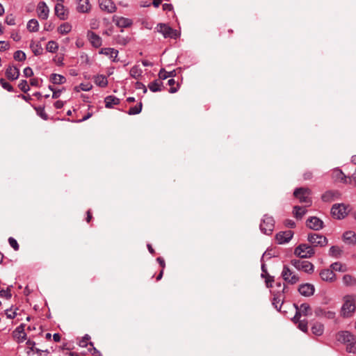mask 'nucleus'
<instances>
[{"instance_id":"obj_1","label":"nucleus","mask_w":356,"mask_h":356,"mask_svg":"<svg viewBox=\"0 0 356 356\" xmlns=\"http://www.w3.org/2000/svg\"><path fill=\"white\" fill-rule=\"evenodd\" d=\"M343 303L340 310V314L343 318H351L356 311V295H346L343 298Z\"/></svg>"},{"instance_id":"obj_2","label":"nucleus","mask_w":356,"mask_h":356,"mask_svg":"<svg viewBox=\"0 0 356 356\" xmlns=\"http://www.w3.org/2000/svg\"><path fill=\"white\" fill-rule=\"evenodd\" d=\"M312 191L308 188H298L293 192V195L298 199L300 203H305V207H309L312 204L311 199Z\"/></svg>"},{"instance_id":"obj_3","label":"nucleus","mask_w":356,"mask_h":356,"mask_svg":"<svg viewBox=\"0 0 356 356\" xmlns=\"http://www.w3.org/2000/svg\"><path fill=\"white\" fill-rule=\"evenodd\" d=\"M314 249L307 244H300L294 250V254L300 258H310L314 254Z\"/></svg>"},{"instance_id":"obj_4","label":"nucleus","mask_w":356,"mask_h":356,"mask_svg":"<svg viewBox=\"0 0 356 356\" xmlns=\"http://www.w3.org/2000/svg\"><path fill=\"white\" fill-rule=\"evenodd\" d=\"M296 308V314L292 318L294 323H296L302 316H307L312 315V308L307 303H302L300 306L296 304L293 305Z\"/></svg>"},{"instance_id":"obj_5","label":"nucleus","mask_w":356,"mask_h":356,"mask_svg":"<svg viewBox=\"0 0 356 356\" xmlns=\"http://www.w3.org/2000/svg\"><path fill=\"white\" fill-rule=\"evenodd\" d=\"M156 29L157 32L163 35L165 38H177L179 33L177 30L172 29L168 25L163 23L159 24Z\"/></svg>"},{"instance_id":"obj_6","label":"nucleus","mask_w":356,"mask_h":356,"mask_svg":"<svg viewBox=\"0 0 356 356\" xmlns=\"http://www.w3.org/2000/svg\"><path fill=\"white\" fill-rule=\"evenodd\" d=\"M275 226V220L272 216L264 215L260 224V229L265 234H271Z\"/></svg>"},{"instance_id":"obj_7","label":"nucleus","mask_w":356,"mask_h":356,"mask_svg":"<svg viewBox=\"0 0 356 356\" xmlns=\"http://www.w3.org/2000/svg\"><path fill=\"white\" fill-rule=\"evenodd\" d=\"M308 241L312 245V247H324L327 245V238L319 234L312 233L308 234Z\"/></svg>"},{"instance_id":"obj_8","label":"nucleus","mask_w":356,"mask_h":356,"mask_svg":"<svg viewBox=\"0 0 356 356\" xmlns=\"http://www.w3.org/2000/svg\"><path fill=\"white\" fill-rule=\"evenodd\" d=\"M291 265H293L297 270H303L307 273H312L314 272V265L308 261H302L300 259H292L291 261Z\"/></svg>"},{"instance_id":"obj_9","label":"nucleus","mask_w":356,"mask_h":356,"mask_svg":"<svg viewBox=\"0 0 356 356\" xmlns=\"http://www.w3.org/2000/svg\"><path fill=\"white\" fill-rule=\"evenodd\" d=\"M332 216L337 219H343L347 215L346 207L343 204H335L331 209Z\"/></svg>"},{"instance_id":"obj_10","label":"nucleus","mask_w":356,"mask_h":356,"mask_svg":"<svg viewBox=\"0 0 356 356\" xmlns=\"http://www.w3.org/2000/svg\"><path fill=\"white\" fill-rule=\"evenodd\" d=\"M282 277L291 284H294L299 281L298 276L295 275L287 266H284Z\"/></svg>"},{"instance_id":"obj_11","label":"nucleus","mask_w":356,"mask_h":356,"mask_svg":"<svg viewBox=\"0 0 356 356\" xmlns=\"http://www.w3.org/2000/svg\"><path fill=\"white\" fill-rule=\"evenodd\" d=\"M25 325L22 323L17 327L13 332V336L17 343H22L26 339V333L24 331Z\"/></svg>"},{"instance_id":"obj_12","label":"nucleus","mask_w":356,"mask_h":356,"mask_svg":"<svg viewBox=\"0 0 356 356\" xmlns=\"http://www.w3.org/2000/svg\"><path fill=\"white\" fill-rule=\"evenodd\" d=\"M293 232L291 230L280 232L275 235V240L278 244L288 243L293 237Z\"/></svg>"},{"instance_id":"obj_13","label":"nucleus","mask_w":356,"mask_h":356,"mask_svg":"<svg viewBox=\"0 0 356 356\" xmlns=\"http://www.w3.org/2000/svg\"><path fill=\"white\" fill-rule=\"evenodd\" d=\"M306 225L309 229L318 231L323 227V222L320 218L313 216L307 220Z\"/></svg>"},{"instance_id":"obj_14","label":"nucleus","mask_w":356,"mask_h":356,"mask_svg":"<svg viewBox=\"0 0 356 356\" xmlns=\"http://www.w3.org/2000/svg\"><path fill=\"white\" fill-rule=\"evenodd\" d=\"M98 2L101 10L108 13H114L116 10V6L111 0H98Z\"/></svg>"},{"instance_id":"obj_15","label":"nucleus","mask_w":356,"mask_h":356,"mask_svg":"<svg viewBox=\"0 0 356 356\" xmlns=\"http://www.w3.org/2000/svg\"><path fill=\"white\" fill-rule=\"evenodd\" d=\"M37 13L39 18L47 19L49 17V9L44 1H40L37 6Z\"/></svg>"},{"instance_id":"obj_16","label":"nucleus","mask_w":356,"mask_h":356,"mask_svg":"<svg viewBox=\"0 0 356 356\" xmlns=\"http://www.w3.org/2000/svg\"><path fill=\"white\" fill-rule=\"evenodd\" d=\"M298 291L302 296L309 297L314 294L315 288L313 284L306 283L299 286Z\"/></svg>"},{"instance_id":"obj_17","label":"nucleus","mask_w":356,"mask_h":356,"mask_svg":"<svg viewBox=\"0 0 356 356\" xmlns=\"http://www.w3.org/2000/svg\"><path fill=\"white\" fill-rule=\"evenodd\" d=\"M5 74L8 79L15 81L19 76V70L15 65H9L6 68Z\"/></svg>"},{"instance_id":"obj_18","label":"nucleus","mask_w":356,"mask_h":356,"mask_svg":"<svg viewBox=\"0 0 356 356\" xmlns=\"http://www.w3.org/2000/svg\"><path fill=\"white\" fill-rule=\"evenodd\" d=\"M337 339L339 341L348 344L355 340V337L348 331H341L337 334Z\"/></svg>"},{"instance_id":"obj_19","label":"nucleus","mask_w":356,"mask_h":356,"mask_svg":"<svg viewBox=\"0 0 356 356\" xmlns=\"http://www.w3.org/2000/svg\"><path fill=\"white\" fill-rule=\"evenodd\" d=\"M340 193L337 191H327L322 195L323 202H330L339 199Z\"/></svg>"},{"instance_id":"obj_20","label":"nucleus","mask_w":356,"mask_h":356,"mask_svg":"<svg viewBox=\"0 0 356 356\" xmlns=\"http://www.w3.org/2000/svg\"><path fill=\"white\" fill-rule=\"evenodd\" d=\"M315 315L318 317H325L328 319H333L335 317V312L333 311H325L321 307H317L314 310Z\"/></svg>"},{"instance_id":"obj_21","label":"nucleus","mask_w":356,"mask_h":356,"mask_svg":"<svg viewBox=\"0 0 356 356\" xmlns=\"http://www.w3.org/2000/svg\"><path fill=\"white\" fill-rule=\"evenodd\" d=\"M321 278L325 282H334L336 279V275L331 269H323L320 273Z\"/></svg>"},{"instance_id":"obj_22","label":"nucleus","mask_w":356,"mask_h":356,"mask_svg":"<svg viewBox=\"0 0 356 356\" xmlns=\"http://www.w3.org/2000/svg\"><path fill=\"white\" fill-rule=\"evenodd\" d=\"M55 14L61 20H65L67 17V11L65 6L60 3L55 6Z\"/></svg>"},{"instance_id":"obj_23","label":"nucleus","mask_w":356,"mask_h":356,"mask_svg":"<svg viewBox=\"0 0 356 356\" xmlns=\"http://www.w3.org/2000/svg\"><path fill=\"white\" fill-rule=\"evenodd\" d=\"M87 36L92 45L96 48L102 45V38L92 31H88Z\"/></svg>"},{"instance_id":"obj_24","label":"nucleus","mask_w":356,"mask_h":356,"mask_svg":"<svg viewBox=\"0 0 356 356\" xmlns=\"http://www.w3.org/2000/svg\"><path fill=\"white\" fill-rule=\"evenodd\" d=\"M343 284L348 287H353L356 286V278L351 275L346 274L343 276Z\"/></svg>"},{"instance_id":"obj_25","label":"nucleus","mask_w":356,"mask_h":356,"mask_svg":"<svg viewBox=\"0 0 356 356\" xmlns=\"http://www.w3.org/2000/svg\"><path fill=\"white\" fill-rule=\"evenodd\" d=\"M90 6L88 0H79L77 10L79 13H87L90 10Z\"/></svg>"},{"instance_id":"obj_26","label":"nucleus","mask_w":356,"mask_h":356,"mask_svg":"<svg viewBox=\"0 0 356 356\" xmlns=\"http://www.w3.org/2000/svg\"><path fill=\"white\" fill-rule=\"evenodd\" d=\"M104 102L105 106L106 108H113L114 105H118L120 104V99L115 96L109 95L105 98Z\"/></svg>"},{"instance_id":"obj_27","label":"nucleus","mask_w":356,"mask_h":356,"mask_svg":"<svg viewBox=\"0 0 356 356\" xmlns=\"http://www.w3.org/2000/svg\"><path fill=\"white\" fill-rule=\"evenodd\" d=\"M307 207L295 206L293 207V213L297 219H302V218L307 213Z\"/></svg>"},{"instance_id":"obj_28","label":"nucleus","mask_w":356,"mask_h":356,"mask_svg":"<svg viewBox=\"0 0 356 356\" xmlns=\"http://www.w3.org/2000/svg\"><path fill=\"white\" fill-rule=\"evenodd\" d=\"M332 177L336 181H340L343 183L346 181V176L340 169L338 168H336L332 171Z\"/></svg>"},{"instance_id":"obj_29","label":"nucleus","mask_w":356,"mask_h":356,"mask_svg":"<svg viewBox=\"0 0 356 356\" xmlns=\"http://www.w3.org/2000/svg\"><path fill=\"white\" fill-rule=\"evenodd\" d=\"M343 241L350 244L356 243V234L351 231L346 232L343 235Z\"/></svg>"},{"instance_id":"obj_30","label":"nucleus","mask_w":356,"mask_h":356,"mask_svg":"<svg viewBox=\"0 0 356 356\" xmlns=\"http://www.w3.org/2000/svg\"><path fill=\"white\" fill-rule=\"evenodd\" d=\"M115 24L119 27L126 28L132 24V21L129 18L120 17L117 18Z\"/></svg>"},{"instance_id":"obj_31","label":"nucleus","mask_w":356,"mask_h":356,"mask_svg":"<svg viewBox=\"0 0 356 356\" xmlns=\"http://www.w3.org/2000/svg\"><path fill=\"white\" fill-rule=\"evenodd\" d=\"M101 54H104L111 58H113V61H115V58L118 56V51L113 48H104L100 51Z\"/></svg>"},{"instance_id":"obj_32","label":"nucleus","mask_w":356,"mask_h":356,"mask_svg":"<svg viewBox=\"0 0 356 356\" xmlns=\"http://www.w3.org/2000/svg\"><path fill=\"white\" fill-rule=\"evenodd\" d=\"M162 86L163 83L160 80H155L154 81L149 83L148 85L149 89L153 92L161 91Z\"/></svg>"},{"instance_id":"obj_33","label":"nucleus","mask_w":356,"mask_h":356,"mask_svg":"<svg viewBox=\"0 0 356 356\" xmlns=\"http://www.w3.org/2000/svg\"><path fill=\"white\" fill-rule=\"evenodd\" d=\"M30 48L35 56L41 55L43 52V49L40 42L31 41L30 44Z\"/></svg>"},{"instance_id":"obj_34","label":"nucleus","mask_w":356,"mask_h":356,"mask_svg":"<svg viewBox=\"0 0 356 356\" xmlns=\"http://www.w3.org/2000/svg\"><path fill=\"white\" fill-rule=\"evenodd\" d=\"M324 331V325L321 323H315L312 327V332L316 336H321Z\"/></svg>"},{"instance_id":"obj_35","label":"nucleus","mask_w":356,"mask_h":356,"mask_svg":"<svg viewBox=\"0 0 356 356\" xmlns=\"http://www.w3.org/2000/svg\"><path fill=\"white\" fill-rule=\"evenodd\" d=\"M143 71L138 65L133 66L129 72V74L131 77L136 79H140L142 76Z\"/></svg>"},{"instance_id":"obj_36","label":"nucleus","mask_w":356,"mask_h":356,"mask_svg":"<svg viewBox=\"0 0 356 356\" xmlns=\"http://www.w3.org/2000/svg\"><path fill=\"white\" fill-rule=\"evenodd\" d=\"M50 80L54 84H62L66 81L64 76L58 74H52Z\"/></svg>"},{"instance_id":"obj_37","label":"nucleus","mask_w":356,"mask_h":356,"mask_svg":"<svg viewBox=\"0 0 356 356\" xmlns=\"http://www.w3.org/2000/svg\"><path fill=\"white\" fill-rule=\"evenodd\" d=\"M95 83L98 86L104 88L108 85V80L104 75H97L95 76Z\"/></svg>"},{"instance_id":"obj_38","label":"nucleus","mask_w":356,"mask_h":356,"mask_svg":"<svg viewBox=\"0 0 356 356\" xmlns=\"http://www.w3.org/2000/svg\"><path fill=\"white\" fill-rule=\"evenodd\" d=\"M27 29L30 32H37L39 29V24L35 19H30L27 23Z\"/></svg>"},{"instance_id":"obj_39","label":"nucleus","mask_w":356,"mask_h":356,"mask_svg":"<svg viewBox=\"0 0 356 356\" xmlns=\"http://www.w3.org/2000/svg\"><path fill=\"white\" fill-rule=\"evenodd\" d=\"M176 75L175 70H172L170 72H167L164 69H161L159 73V76L160 79L165 80L168 77H173Z\"/></svg>"},{"instance_id":"obj_40","label":"nucleus","mask_w":356,"mask_h":356,"mask_svg":"<svg viewBox=\"0 0 356 356\" xmlns=\"http://www.w3.org/2000/svg\"><path fill=\"white\" fill-rule=\"evenodd\" d=\"M342 253V250L340 247L337 245H333L330 248L329 254L331 257L339 258L341 257Z\"/></svg>"},{"instance_id":"obj_41","label":"nucleus","mask_w":356,"mask_h":356,"mask_svg":"<svg viewBox=\"0 0 356 356\" xmlns=\"http://www.w3.org/2000/svg\"><path fill=\"white\" fill-rule=\"evenodd\" d=\"M71 30L72 26L70 24L67 22L60 24L58 28V31L62 35H65L70 33Z\"/></svg>"},{"instance_id":"obj_42","label":"nucleus","mask_w":356,"mask_h":356,"mask_svg":"<svg viewBox=\"0 0 356 356\" xmlns=\"http://www.w3.org/2000/svg\"><path fill=\"white\" fill-rule=\"evenodd\" d=\"M46 49L49 52L55 53L58 49V44L55 41H49L47 44Z\"/></svg>"},{"instance_id":"obj_43","label":"nucleus","mask_w":356,"mask_h":356,"mask_svg":"<svg viewBox=\"0 0 356 356\" xmlns=\"http://www.w3.org/2000/svg\"><path fill=\"white\" fill-rule=\"evenodd\" d=\"M282 295H275L273 297L272 304L278 310L280 311L282 305V299L281 298Z\"/></svg>"},{"instance_id":"obj_44","label":"nucleus","mask_w":356,"mask_h":356,"mask_svg":"<svg viewBox=\"0 0 356 356\" xmlns=\"http://www.w3.org/2000/svg\"><path fill=\"white\" fill-rule=\"evenodd\" d=\"M143 104L140 102L138 104L135 106L131 107L128 111L127 113L130 115H137L139 114L142 111Z\"/></svg>"},{"instance_id":"obj_45","label":"nucleus","mask_w":356,"mask_h":356,"mask_svg":"<svg viewBox=\"0 0 356 356\" xmlns=\"http://www.w3.org/2000/svg\"><path fill=\"white\" fill-rule=\"evenodd\" d=\"M168 84L170 86L169 92L175 93L179 89V84L176 83V81L173 79H170L168 81Z\"/></svg>"},{"instance_id":"obj_46","label":"nucleus","mask_w":356,"mask_h":356,"mask_svg":"<svg viewBox=\"0 0 356 356\" xmlns=\"http://www.w3.org/2000/svg\"><path fill=\"white\" fill-rule=\"evenodd\" d=\"M0 85L2 86L3 89L6 90L7 91L11 92H14L13 87L3 78L0 79Z\"/></svg>"},{"instance_id":"obj_47","label":"nucleus","mask_w":356,"mask_h":356,"mask_svg":"<svg viewBox=\"0 0 356 356\" xmlns=\"http://www.w3.org/2000/svg\"><path fill=\"white\" fill-rule=\"evenodd\" d=\"M13 58L16 60L23 61L26 60V54L21 50H18L14 53Z\"/></svg>"},{"instance_id":"obj_48","label":"nucleus","mask_w":356,"mask_h":356,"mask_svg":"<svg viewBox=\"0 0 356 356\" xmlns=\"http://www.w3.org/2000/svg\"><path fill=\"white\" fill-rule=\"evenodd\" d=\"M298 327V328L302 330L304 332H307L308 331V326H307V321L305 320H298L297 321Z\"/></svg>"},{"instance_id":"obj_49","label":"nucleus","mask_w":356,"mask_h":356,"mask_svg":"<svg viewBox=\"0 0 356 356\" xmlns=\"http://www.w3.org/2000/svg\"><path fill=\"white\" fill-rule=\"evenodd\" d=\"M26 345L28 346V347L30 348V350L31 351L35 352L38 354H40L41 352H43V350H42L39 348H35V343L33 341L29 339L26 341Z\"/></svg>"},{"instance_id":"obj_50","label":"nucleus","mask_w":356,"mask_h":356,"mask_svg":"<svg viewBox=\"0 0 356 356\" xmlns=\"http://www.w3.org/2000/svg\"><path fill=\"white\" fill-rule=\"evenodd\" d=\"M18 87L24 92H27L30 90V88L26 80H21L18 85Z\"/></svg>"},{"instance_id":"obj_51","label":"nucleus","mask_w":356,"mask_h":356,"mask_svg":"<svg viewBox=\"0 0 356 356\" xmlns=\"http://www.w3.org/2000/svg\"><path fill=\"white\" fill-rule=\"evenodd\" d=\"M346 350L349 353H356V341L353 340L349 343L347 344Z\"/></svg>"},{"instance_id":"obj_52","label":"nucleus","mask_w":356,"mask_h":356,"mask_svg":"<svg viewBox=\"0 0 356 356\" xmlns=\"http://www.w3.org/2000/svg\"><path fill=\"white\" fill-rule=\"evenodd\" d=\"M12 295L10 293V287H8L7 289H1L0 290V297L5 298L6 299H10Z\"/></svg>"},{"instance_id":"obj_53","label":"nucleus","mask_w":356,"mask_h":356,"mask_svg":"<svg viewBox=\"0 0 356 356\" xmlns=\"http://www.w3.org/2000/svg\"><path fill=\"white\" fill-rule=\"evenodd\" d=\"M261 277L266 279L265 282L267 287H270L271 283L274 281L273 277H271L268 273L267 274L261 273Z\"/></svg>"},{"instance_id":"obj_54","label":"nucleus","mask_w":356,"mask_h":356,"mask_svg":"<svg viewBox=\"0 0 356 356\" xmlns=\"http://www.w3.org/2000/svg\"><path fill=\"white\" fill-rule=\"evenodd\" d=\"M8 243L15 250L17 251L19 249V245L17 241L13 237L8 238Z\"/></svg>"},{"instance_id":"obj_55","label":"nucleus","mask_w":356,"mask_h":356,"mask_svg":"<svg viewBox=\"0 0 356 356\" xmlns=\"http://www.w3.org/2000/svg\"><path fill=\"white\" fill-rule=\"evenodd\" d=\"M90 339V337L88 334H85L84 337L80 340L79 345L81 347H86L89 343H88V341Z\"/></svg>"},{"instance_id":"obj_56","label":"nucleus","mask_w":356,"mask_h":356,"mask_svg":"<svg viewBox=\"0 0 356 356\" xmlns=\"http://www.w3.org/2000/svg\"><path fill=\"white\" fill-rule=\"evenodd\" d=\"M5 22L8 25H10V26L15 25V18L13 16V15L10 14V15H7L5 19Z\"/></svg>"},{"instance_id":"obj_57","label":"nucleus","mask_w":356,"mask_h":356,"mask_svg":"<svg viewBox=\"0 0 356 356\" xmlns=\"http://www.w3.org/2000/svg\"><path fill=\"white\" fill-rule=\"evenodd\" d=\"M38 114L44 120H47L48 119V115L44 111V108H36Z\"/></svg>"},{"instance_id":"obj_58","label":"nucleus","mask_w":356,"mask_h":356,"mask_svg":"<svg viewBox=\"0 0 356 356\" xmlns=\"http://www.w3.org/2000/svg\"><path fill=\"white\" fill-rule=\"evenodd\" d=\"M89 345L92 347L91 349L89 350L90 353L92 355H94V356H101L102 355L101 353L93 346L94 344L92 342H89Z\"/></svg>"},{"instance_id":"obj_59","label":"nucleus","mask_w":356,"mask_h":356,"mask_svg":"<svg viewBox=\"0 0 356 356\" xmlns=\"http://www.w3.org/2000/svg\"><path fill=\"white\" fill-rule=\"evenodd\" d=\"M23 73H24V76H26V77H31L33 75V72L32 69L29 67L24 68Z\"/></svg>"},{"instance_id":"obj_60","label":"nucleus","mask_w":356,"mask_h":356,"mask_svg":"<svg viewBox=\"0 0 356 356\" xmlns=\"http://www.w3.org/2000/svg\"><path fill=\"white\" fill-rule=\"evenodd\" d=\"M331 268H332L331 270H332L342 271V269H341L342 265L339 262H335V263L332 264L331 265Z\"/></svg>"},{"instance_id":"obj_61","label":"nucleus","mask_w":356,"mask_h":356,"mask_svg":"<svg viewBox=\"0 0 356 356\" xmlns=\"http://www.w3.org/2000/svg\"><path fill=\"white\" fill-rule=\"evenodd\" d=\"M79 88L83 91H89L92 88L90 83H81Z\"/></svg>"},{"instance_id":"obj_62","label":"nucleus","mask_w":356,"mask_h":356,"mask_svg":"<svg viewBox=\"0 0 356 356\" xmlns=\"http://www.w3.org/2000/svg\"><path fill=\"white\" fill-rule=\"evenodd\" d=\"M136 89H142L143 91V93H146L147 90L146 86L141 82H138V81H137L136 83Z\"/></svg>"},{"instance_id":"obj_63","label":"nucleus","mask_w":356,"mask_h":356,"mask_svg":"<svg viewBox=\"0 0 356 356\" xmlns=\"http://www.w3.org/2000/svg\"><path fill=\"white\" fill-rule=\"evenodd\" d=\"M9 47L8 42L6 41H0V51H5Z\"/></svg>"},{"instance_id":"obj_64","label":"nucleus","mask_w":356,"mask_h":356,"mask_svg":"<svg viewBox=\"0 0 356 356\" xmlns=\"http://www.w3.org/2000/svg\"><path fill=\"white\" fill-rule=\"evenodd\" d=\"M284 224L286 227H290V228H293L296 227V223L292 220H289V219L286 220L284 222Z\"/></svg>"}]
</instances>
